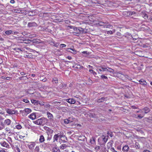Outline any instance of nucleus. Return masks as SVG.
<instances>
[{
  "label": "nucleus",
  "mask_w": 152,
  "mask_h": 152,
  "mask_svg": "<svg viewBox=\"0 0 152 152\" xmlns=\"http://www.w3.org/2000/svg\"><path fill=\"white\" fill-rule=\"evenodd\" d=\"M47 122V119L44 118H42L33 121L34 124L38 125L43 126Z\"/></svg>",
  "instance_id": "1"
},
{
  "label": "nucleus",
  "mask_w": 152,
  "mask_h": 152,
  "mask_svg": "<svg viewBox=\"0 0 152 152\" xmlns=\"http://www.w3.org/2000/svg\"><path fill=\"white\" fill-rule=\"evenodd\" d=\"M31 111V110L29 108H26L24 110H20V112L22 113V115L23 116H25L27 115L29 113H30Z\"/></svg>",
  "instance_id": "2"
},
{
  "label": "nucleus",
  "mask_w": 152,
  "mask_h": 152,
  "mask_svg": "<svg viewBox=\"0 0 152 152\" xmlns=\"http://www.w3.org/2000/svg\"><path fill=\"white\" fill-rule=\"evenodd\" d=\"M98 25L100 26H103L104 28H110L111 26L109 25H107L106 23L100 22L98 23Z\"/></svg>",
  "instance_id": "3"
},
{
  "label": "nucleus",
  "mask_w": 152,
  "mask_h": 152,
  "mask_svg": "<svg viewBox=\"0 0 152 152\" xmlns=\"http://www.w3.org/2000/svg\"><path fill=\"white\" fill-rule=\"evenodd\" d=\"M35 145L36 143L34 142H29V144L28 145V148L31 150L34 148Z\"/></svg>",
  "instance_id": "4"
},
{
  "label": "nucleus",
  "mask_w": 152,
  "mask_h": 152,
  "mask_svg": "<svg viewBox=\"0 0 152 152\" xmlns=\"http://www.w3.org/2000/svg\"><path fill=\"white\" fill-rule=\"evenodd\" d=\"M73 29L74 30V32L77 34H79L82 31V29L80 28L74 27Z\"/></svg>",
  "instance_id": "5"
},
{
  "label": "nucleus",
  "mask_w": 152,
  "mask_h": 152,
  "mask_svg": "<svg viewBox=\"0 0 152 152\" xmlns=\"http://www.w3.org/2000/svg\"><path fill=\"white\" fill-rule=\"evenodd\" d=\"M66 101L71 104H74L75 102V100L73 99H66Z\"/></svg>",
  "instance_id": "6"
},
{
  "label": "nucleus",
  "mask_w": 152,
  "mask_h": 152,
  "mask_svg": "<svg viewBox=\"0 0 152 152\" xmlns=\"http://www.w3.org/2000/svg\"><path fill=\"white\" fill-rule=\"evenodd\" d=\"M129 148L128 145H125L123 147L122 150L124 152H127L129 151Z\"/></svg>",
  "instance_id": "7"
},
{
  "label": "nucleus",
  "mask_w": 152,
  "mask_h": 152,
  "mask_svg": "<svg viewBox=\"0 0 152 152\" xmlns=\"http://www.w3.org/2000/svg\"><path fill=\"white\" fill-rule=\"evenodd\" d=\"M28 26L29 27H32L37 26V24L34 22L29 23L28 24Z\"/></svg>",
  "instance_id": "8"
},
{
  "label": "nucleus",
  "mask_w": 152,
  "mask_h": 152,
  "mask_svg": "<svg viewBox=\"0 0 152 152\" xmlns=\"http://www.w3.org/2000/svg\"><path fill=\"white\" fill-rule=\"evenodd\" d=\"M3 123L5 125H7L8 126L11 123V121L10 119H7L4 121V122Z\"/></svg>",
  "instance_id": "9"
},
{
  "label": "nucleus",
  "mask_w": 152,
  "mask_h": 152,
  "mask_svg": "<svg viewBox=\"0 0 152 152\" xmlns=\"http://www.w3.org/2000/svg\"><path fill=\"white\" fill-rule=\"evenodd\" d=\"M6 111L7 113L9 114H13L15 113V112L14 110L8 109H6Z\"/></svg>",
  "instance_id": "10"
},
{
  "label": "nucleus",
  "mask_w": 152,
  "mask_h": 152,
  "mask_svg": "<svg viewBox=\"0 0 152 152\" xmlns=\"http://www.w3.org/2000/svg\"><path fill=\"white\" fill-rule=\"evenodd\" d=\"M28 117L32 120H34L36 118V114L34 113H32L28 116Z\"/></svg>",
  "instance_id": "11"
},
{
  "label": "nucleus",
  "mask_w": 152,
  "mask_h": 152,
  "mask_svg": "<svg viewBox=\"0 0 152 152\" xmlns=\"http://www.w3.org/2000/svg\"><path fill=\"white\" fill-rule=\"evenodd\" d=\"M66 51L68 52H70L74 54H76V52L74 49L71 48H68L66 50Z\"/></svg>",
  "instance_id": "12"
},
{
  "label": "nucleus",
  "mask_w": 152,
  "mask_h": 152,
  "mask_svg": "<svg viewBox=\"0 0 152 152\" xmlns=\"http://www.w3.org/2000/svg\"><path fill=\"white\" fill-rule=\"evenodd\" d=\"M96 139L94 137H92L90 139V142L93 145H94L96 144Z\"/></svg>",
  "instance_id": "13"
},
{
  "label": "nucleus",
  "mask_w": 152,
  "mask_h": 152,
  "mask_svg": "<svg viewBox=\"0 0 152 152\" xmlns=\"http://www.w3.org/2000/svg\"><path fill=\"white\" fill-rule=\"evenodd\" d=\"M144 114L142 113V114H140L138 115H135L134 114H133V116L135 117L136 118H142L144 115Z\"/></svg>",
  "instance_id": "14"
},
{
  "label": "nucleus",
  "mask_w": 152,
  "mask_h": 152,
  "mask_svg": "<svg viewBox=\"0 0 152 152\" xmlns=\"http://www.w3.org/2000/svg\"><path fill=\"white\" fill-rule=\"evenodd\" d=\"M143 111L142 112L144 114L145 113H148L150 111V109L148 107H146L144 108L143 109V110H142Z\"/></svg>",
  "instance_id": "15"
},
{
  "label": "nucleus",
  "mask_w": 152,
  "mask_h": 152,
  "mask_svg": "<svg viewBox=\"0 0 152 152\" xmlns=\"http://www.w3.org/2000/svg\"><path fill=\"white\" fill-rule=\"evenodd\" d=\"M1 145L3 147L8 148H9V145L5 142H3L2 143H1Z\"/></svg>",
  "instance_id": "16"
},
{
  "label": "nucleus",
  "mask_w": 152,
  "mask_h": 152,
  "mask_svg": "<svg viewBox=\"0 0 152 152\" xmlns=\"http://www.w3.org/2000/svg\"><path fill=\"white\" fill-rule=\"evenodd\" d=\"M140 83L142 85L145 86L147 85V83L146 81L143 79H142L139 81Z\"/></svg>",
  "instance_id": "17"
},
{
  "label": "nucleus",
  "mask_w": 152,
  "mask_h": 152,
  "mask_svg": "<svg viewBox=\"0 0 152 152\" xmlns=\"http://www.w3.org/2000/svg\"><path fill=\"white\" fill-rule=\"evenodd\" d=\"M60 135L59 134H55L54 135L53 137V142H55V141H57L58 139V138L59 137H61L60 136Z\"/></svg>",
  "instance_id": "18"
},
{
  "label": "nucleus",
  "mask_w": 152,
  "mask_h": 152,
  "mask_svg": "<svg viewBox=\"0 0 152 152\" xmlns=\"http://www.w3.org/2000/svg\"><path fill=\"white\" fill-rule=\"evenodd\" d=\"M48 118L51 120H53V116L51 113L50 112H48L47 113Z\"/></svg>",
  "instance_id": "19"
},
{
  "label": "nucleus",
  "mask_w": 152,
  "mask_h": 152,
  "mask_svg": "<svg viewBox=\"0 0 152 152\" xmlns=\"http://www.w3.org/2000/svg\"><path fill=\"white\" fill-rule=\"evenodd\" d=\"M44 127L46 131H48L50 133L52 134L53 132V131L51 129L49 128L46 126H45Z\"/></svg>",
  "instance_id": "20"
},
{
  "label": "nucleus",
  "mask_w": 152,
  "mask_h": 152,
  "mask_svg": "<svg viewBox=\"0 0 152 152\" xmlns=\"http://www.w3.org/2000/svg\"><path fill=\"white\" fill-rule=\"evenodd\" d=\"M44 127L46 131H48L50 133L52 134L53 132V131L51 129L49 128L46 126H45Z\"/></svg>",
  "instance_id": "21"
},
{
  "label": "nucleus",
  "mask_w": 152,
  "mask_h": 152,
  "mask_svg": "<svg viewBox=\"0 0 152 152\" xmlns=\"http://www.w3.org/2000/svg\"><path fill=\"white\" fill-rule=\"evenodd\" d=\"M45 141V138L44 137V136L42 135H41L40 136V138L39 139V141L40 142L42 143L43 142Z\"/></svg>",
  "instance_id": "22"
},
{
  "label": "nucleus",
  "mask_w": 152,
  "mask_h": 152,
  "mask_svg": "<svg viewBox=\"0 0 152 152\" xmlns=\"http://www.w3.org/2000/svg\"><path fill=\"white\" fill-rule=\"evenodd\" d=\"M33 42L36 43H39L42 42L39 39H34Z\"/></svg>",
  "instance_id": "23"
},
{
  "label": "nucleus",
  "mask_w": 152,
  "mask_h": 152,
  "mask_svg": "<svg viewBox=\"0 0 152 152\" xmlns=\"http://www.w3.org/2000/svg\"><path fill=\"white\" fill-rule=\"evenodd\" d=\"M53 152H60V150L58 148L54 147L53 149Z\"/></svg>",
  "instance_id": "24"
},
{
  "label": "nucleus",
  "mask_w": 152,
  "mask_h": 152,
  "mask_svg": "<svg viewBox=\"0 0 152 152\" xmlns=\"http://www.w3.org/2000/svg\"><path fill=\"white\" fill-rule=\"evenodd\" d=\"M7 141L9 143V144L11 145L12 142L11 138L10 137H8L7 139Z\"/></svg>",
  "instance_id": "25"
},
{
  "label": "nucleus",
  "mask_w": 152,
  "mask_h": 152,
  "mask_svg": "<svg viewBox=\"0 0 152 152\" xmlns=\"http://www.w3.org/2000/svg\"><path fill=\"white\" fill-rule=\"evenodd\" d=\"M5 34H6L9 35L10 34H13L12 31L11 30H9L6 31L5 32Z\"/></svg>",
  "instance_id": "26"
},
{
  "label": "nucleus",
  "mask_w": 152,
  "mask_h": 152,
  "mask_svg": "<svg viewBox=\"0 0 152 152\" xmlns=\"http://www.w3.org/2000/svg\"><path fill=\"white\" fill-rule=\"evenodd\" d=\"M105 98L104 97H102L101 98L98 99L97 101L98 103L101 102H104L105 100Z\"/></svg>",
  "instance_id": "27"
},
{
  "label": "nucleus",
  "mask_w": 152,
  "mask_h": 152,
  "mask_svg": "<svg viewBox=\"0 0 152 152\" xmlns=\"http://www.w3.org/2000/svg\"><path fill=\"white\" fill-rule=\"evenodd\" d=\"M89 71L92 74L95 76H96L97 74L95 72L93 71L92 69H89Z\"/></svg>",
  "instance_id": "28"
},
{
  "label": "nucleus",
  "mask_w": 152,
  "mask_h": 152,
  "mask_svg": "<svg viewBox=\"0 0 152 152\" xmlns=\"http://www.w3.org/2000/svg\"><path fill=\"white\" fill-rule=\"evenodd\" d=\"M107 69L106 71H107L112 73H113L114 70L113 69L109 67H107Z\"/></svg>",
  "instance_id": "29"
},
{
  "label": "nucleus",
  "mask_w": 152,
  "mask_h": 152,
  "mask_svg": "<svg viewBox=\"0 0 152 152\" xmlns=\"http://www.w3.org/2000/svg\"><path fill=\"white\" fill-rule=\"evenodd\" d=\"M67 147V146L65 144H63L61 145L60 146V148L61 149L63 150L65 149Z\"/></svg>",
  "instance_id": "30"
},
{
  "label": "nucleus",
  "mask_w": 152,
  "mask_h": 152,
  "mask_svg": "<svg viewBox=\"0 0 152 152\" xmlns=\"http://www.w3.org/2000/svg\"><path fill=\"white\" fill-rule=\"evenodd\" d=\"M5 126L3 122H1L0 124V130H1L4 128Z\"/></svg>",
  "instance_id": "31"
},
{
  "label": "nucleus",
  "mask_w": 152,
  "mask_h": 152,
  "mask_svg": "<svg viewBox=\"0 0 152 152\" xmlns=\"http://www.w3.org/2000/svg\"><path fill=\"white\" fill-rule=\"evenodd\" d=\"M115 32V30L114 29L113 31H107V34H113V33H114Z\"/></svg>",
  "instance_id": "32"
},
{
  "label": "nucleus",
  "mask_w": 152,
  "mask_h": 152,
  "mask_svg": "<svg viewBox=\"0 0 152 152\" xmlns=\"http://www.w3.org/2000/svg\"><path fill=\"white\" fill-rule=\"evenodd\" d=\"M107 69V68H104L103 67H102L101 68L99 69V70L101 71H106Z\"/></svg>",
  "instance_id": "33"
},
{
  "label": "nucleus",
  "mask_w": 152,
  "mask_h": 152,
  "mask_svg": "<svg viewBox=\"0 0 152 152\" xmlns=\"http://www.w3.org/2000/svg\"><path fill=\"white\" fill-rule=\"evenodd\" d=\"M64 123L66 124H68L71 122H70L69 120L67 119H65L64 121Z\"/></svg>",
  "instance_id": "34"
},
{
  "label": "nucleus",
  "mask_w": 152,
  "mask_h": 152,
  "mask_svg": "<svg viewBox=\"0 0 152 152\" xmlns=\"http://www.w3.org/2000/svg\"><path fill=\"white\" fill-rule=\"evenodd\" d=\"M22 126L20 124H18L16 126V128L18 129H20L22 128Z\"/></svg>",
  "instance_id": "35"
},
{
  "label": "nucleus",
  "mask_w": 152,
  "mask_h": 152,
  "mask_svg": "<svg viewBox=\"0 0 152 152\" xmlns=\"http://www.w3.org/2000/svg\"><path fill=\"white\" fill-rule=\"evenodd\" d=\"M52 81L54 83H58V80L56 78H54L53 79Z\"/></svg>",
  "instance_id": "36"
},
{
  "label": "nucleus",
  "mask_w": 152,
  "mask_h": 152,
  "mask_svg": "<svg viewBox=\"0 0 152 152\" xmlns=\"http://www.w3.org/2000/svg\"><path fill=\"white\" fill-rule=\"evenodd\" d=\"M36 36V35L35 34H29L28 35V37H29L32 38V37H35Z\"/></svg>",
  "instance_id": "37"
},
{
  "label": "nucleus",
  "mask_w": 152,
  "mask_h": 152,
  "mask_svg": "<svg viewBox=\"0 0 152 152\" xmlns=\"http://www.w3.org/2000/svg\"><path fill=\"white\" fill-rule=\"evenodd\" d=\"M66 45L64 44H61L59 45L60 48H62L66 47Z\"/></svg>",
  "instance_id": "38"
},
{
  "label": "nucleus",
  "mask_w": 152,
  "mask_h": 152,
  "mask_svg": "<svg viewBox=\"0 0 152 152\" xmlns=\"http://www.w3.org/2000/svg\"><path fill=\"white\" fill-rule=\"evenodd\" d=\"M50 107V105L49 104H46L45 105V108L48 109Z\"/></svg>",
  "instance_id": "39"
},
{
  "label": "nucleus",
  "mask_w": 152,
  "mask_h": 152,
  "mask_svg": "<svg viewBox=\"0 0 152 152\" xmlns=\"http://www.w3.org/2000/svg\"><path fill=\"white\" fill-rule=\"evenodd\" d=\"M14 50L17 52H18L19 50L21 52H22L23 51L22 50H21V49L19 48H15L14 49Z\"/></svg>",
  "instance_id": "40"
},
{
  "label": "nucleus",
  "mask_w": 152,
  "mask_h": 152,
  "mask_svg": "<svg viewBox=\"0 0 152 152\" xmlns=\"http://www.w3.org/2000/svg\"><path fill=\"white\" fill-rule=\"evenodd\" d=\"M34 150L35 151H36L37 152H39V146H37L35 147Z\"/></svg>",
  "instance_id": "41"
},
{
  "label": "nucleus",
  "mask_w": 152,
  "mask_h": 152,
  "mask_svg": "<svg viewBox=\"0 0 152 152\" xmlns=\"http://www.w3.org/2000/svg\"><path fill=\"white\" fill-rule=\"evenodd\" d=\"M101 77L102 79H107V77L104 75H102L101 76Z\"/></svg>",
  "instance_id": "42"
},
{
  "label": "nucleus",
  "mask_w": 152,
  "mask_h": 152,
  "mask_svg": "<svg viewBox=\"0 0 152 152\" xmlns=\"http://www.w3.org/2000/svg\"><path fill=\"white\" fill-rule=\"evenodd\" d=\"M124 77L128 79L129 80L130 79V78L128 76V75H122Z\"/></svg>",
  "instance_id": "43"
},
{
  "label": "nucleus",
  "mask_w": 152,
  "mask_h": 152,
  "mask_svg": "<svg viewBox=\"0 0 152 152\" xmlns=\"http://www.w3.org/2000/svg\"><path fill=\"white\" fill-rule=\"evenodd\" d=\"M23 101L26 103H28L29 102V101L26 99H23Z\"/></svg>",
  "instance_id": "44"
},
{
  "label": "nucleus",
  "mask_w": 152,
  "mask_h": 152,
  "mask_svg": "<svg viewBox=\"0 0 152 152\" xmlns=\"http://www.w3.org/2000/svg\"><path fill=\"white\" fill-rule=\"evenodd\" d=\"M31 102L32 103L34 104H35L37 102V101L34 99H32V100H31Z\"/></svg>",
  "instance_id": "45"
},
{
  "label": "nucleus",
  "mask_w": 152,
  "mask_h": 152,
  "mask_svg": "<svg viewBox=\"0 0 152 152\" xmlns=\"http://www.w3.org/2000/svg\"><path fill=\"white\" fill-rule=\"evenodd\" d=\"M144 16H143V17L145 19H146L148 18V16L146 14H145L144 15Z\"/></svg>",
  "instance_id": "46"
},
{
  "label": "nucleus",
  "mask_w": 152,
  "mask_h": 152,
  "mask_svg": "<svg viewBox=\"0 0 152 152\" xmlns=\"http://www.w3.org/2000/svg\"><path fill=\"white\" fill-rule=\"evenodd\" d=\"M16 150L18 152H20L19 148L18 147H16Z\"/></svg>",
  "instance_id": "47"
},
{
  "label": "nucleus",
  "mask_w": 152,
  "mask_h": 152,
  "mask_svg": "<svg viewBox=\"0 0 152 152\" xmlns=\"http://www.w3.org/2000/svg\"><path fill=\"white\" fill-rule=\"evenodd\" d=\"M10 129L8 128H7V127L5 129V130H6V131H7V132H8V131H10Z\"/></svg>",
  "instance_id": "48"
},
{
  "label": "nucleus",
  "mask_w": 152,
  "mask_h": 152,
  "mask_svg": "<svg viewBox=\"0 0 152 152\" xmlns=\"http://www.w3.org/2000/svg\"><path fill=\"white\" fill-rule=\"evenodd\" d=\"M58 103H60V102H54L52 103V104H57Z\"/></svg>",
  "instance_id": "49"
},
{
  "label": "nucleus",
  "mask_w": 152,
  "mask_h": 152,
  "mask_svg": "<svg viewBox=\"0 0 152 152\" xmlns=\"http://www.w3.org/2000/svg\"><path fill=\"white\" fill-rule=\"evenodd\" d=\"M100 147L99 146H97L96 147L95 149L97 150L98 151L99 149H100Z\"/></svg>",
  "instance_id": "50"
},
{
  "label": "nucleus",
  "mask_w": 152,
  "mask_h": 152,
  "mask_svg": "<svg viewBox=\"0 0 152 152\" xmlns=\"http://www.w3.org/2000/svg\"><path fill=\"white\" fill-rule=\"evenodd\" d=\"M66 85L65 84H62L61 86L62 87H65L66 86Z\"/></svg>",
  "instance_id": "51"
},
{
  "label": "nucleus",
  "mask_w": 152,
  "mask_h": 152,
  "mask_svg": "<svg viewBox=\"0 0 152 152\" xmlns=\"http://www.w3.org/2000/svg\"><path fill=\"white\" fill-rule=\"evenodd\" d=\"M25 42L24 43H25L28 44L29 43V41H30L29 40H25Z\"/></svg>",
  "instance_id": "52"
},
{
  "label": "nucleus",
  "mask_w": 152,
  "mask_h": 152,
  "mask_svg": "<svg viewBox=\"0 0 152 152\" xmlns=\"http://www.w3.org/2000/svg\"><path fill=\"white\" fill-rule=\"evenodd\" d=\"M66 58L69 60H71L72 59V57L70 56H68Z\"/></svg>",
  "instance_id": "53"
},
{
  "label": "nucleus",
  "mask_w": 152,
  "mask_h": 152,
  "mask_svg": "<svg viewBox=\"0 0 152 152\" xmlns=\"http://www.w3.org/2000/svg\"><path fill=\"white\" fill-rule=\"evenodd\" d=\"M10 2L12 4H14L15 3V1L14 0H11L10 1Z\"/></svg>",
  "instance_id": "54"
},
{
  "label": "nucleus",
  "mask_w": 152,
  "mask_h": 152,
  "mask_svg": "<svg viewBox=\"0 0 152 152\" xmlns=\"http://www.w3.org/2000/svg\"><path fill=\"white\" fill-rule=\"evenodd\" d=\"M20 74L21 75H26V73H24V72H21Z\"/></svg>",
  "instance_id": "55"
},
{
  "label": "nucleus",
  "mask_w": 152,
  "mask_h": 152,
  "mask_svg": "<svg viewBox=\"0 0 152 152\" xmlns=\"http://www.w3.org/2000/svg\"><path fill=\"white\" fill-rule=\"evenodd\" d=\"M132 108L134 109H136L137 108V107L134 106H133L132 107Z\"/></svg>",
  "instance_id": "56"
},
{
  "label": "nucleus",
  "mask_w": 152,
  "mask_h": 152,
  "mask_svg": "<svg viewBox=\"0 0 152 152\" xmlns=\"http://www.w3.org/2000/svg\"><path fill=\"white\" fill-rule=\"evenodd\" d=\"M88 67L89 68V69H93V67L92 66H91L90 65H89L88 66Z\"/></svg>",
  "instance_id": "57"
},
{
  "label": "nucleus",
  "mask_w": 152,
  "mask_h": 152,
  "mask_svg": "<svg viewBox=\"0 0 152 152\" xmlns=\"http://www.w3.org/2000/svg\"><path fill=\"white\" fill-rule=\"evenodd\" d=\"M0 152H6L5 151L4 149H2L1 150H0Z\"/></svg>",
  "instance_id": "58"
},
{
  "label": "nucleus",
  "mask_w": 152,
  "mask_h": 152,
  "mask_svg": "<svg viewBox=\"0 0 152 152\" xmlns=\"http://www.w3.org/2000/svg\"><path fill=\"white\" fill-rule=\"evenodd\" d=\"M143 152H151L149 150H144Z\"/></svg>",
  "instance_id": "59"
},
{
  "label": "nucleus",
  "mask_w": 152,
  "mask_h": 152,
  "mask_svg": "<svg viewBox=\"0 0 152 152\" xmlns=\"http://www.w3.org/2000/svg\"><path fill=\"white\" fill-rule=\"evenodd\" d=\"M149 19L150 21L152 22V17H151Z\"/></svg>",
  "instance_id": "60"
},
{
  "label": "nucleus",
  "mask_w": 152,
  "mask_h": 152,
  "mask_svg": "<svg viewBox=\"0 0 152 152\" xmlns=\"http://www.w3.org/2000/svg\"><path fill=\"white\" fill-rule=\"evenodd\" d=\"M137 113L142 112H142H143V111H142V110H140L139 111H137Z\"/></svg>",
  "instance_id": "61"
},
{
  "label": "nucleus",
  "mask_w": 152,
  "mask_h": 152,
  "mask_svg": "<svg viewBox=\"0 0 152 152\" xmlns=\"http://www.w3.org/2000/svg\"><path fill=\"white\" fill-rule=\"evenodd\" d=\"M102 149H103V150H104L105 151V149H106V148H105V146H103V148H102Z\"/></svg>",
  "instance_id": "62"
},
{
  "label": "nucleus",
  "mask_w": 152,
  "mask_h": 152,
  "mask_svg": "<svg viewBox=\"0 0 152 152\" xmlns=\"http://www.w3.org/2000/svg\"><path fill=\"white\" fill-rule=\"evenodd\" d=\"M82 53L85 54V53H87V52L86 51H84L82 52Z\"/></svg>",
  "instance_id": "63"
},
{
  "label": "nucleus",
  "mask_w": 152,
  "mask_h": 152,
  "mask_svg": "<svg viewBox=\"0 0 152 152\" xmlns=\"http://www.w3.org/2000/svg\"><path fill=\"white\" fill-rule=\"evenodd\" d=\"M2 63V61L1 59H0V64H1Z\"/></svg>",
  "instance_id": "64"
}]
</instances>
